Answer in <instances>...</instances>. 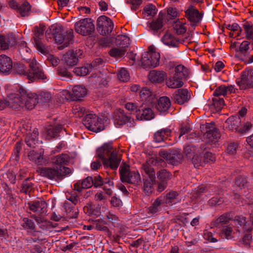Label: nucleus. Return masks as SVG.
<instances>
[{"label":"nucleus","mask_w":253,"mask_h":253,"mask_svg":"<svg viewBox=\"0 0 253 253\" xmlns=\"http://www.w3.org/2000/svg\"><path fill=\"white\" fill-rule=\"evenodd\" d=\"M118 78L122 82H127L129 79V74L125 68H122L118 73Z\"/></svg>","instance_id":"13d9d810"},{"label":"nucleus","mask_w":253,"mask_h":253,"mask_svg":"<svg viewBox=\"0 0 253 253\" xmlns=\"http://www.w3.org/2000/svg\"><path fill=\"white\" fill-rule=\"evenodd\" d=\"M138 111L139 113L136 114V118L138 120H150L154 117L153 111L144 103L139 106Z\"/></svg>","instance_id":"6ab92c4d"},{"label":"nucleus","mask_w":253,"mask_h":253,"mask_svg":"<svg viewBox=\"0 0 253 253\" xmlns=\"http://www.w3.org/2000/svg\"><path fill=\"white\" fill-rule=\"evenodd\" d=\"M50 31H52L56 42L59 44H62L59 47L60 49L69 46L70 42L73 40L74 35L73 30L72 29L65 31L62 26L52 25Z\"/></svg>","instance_id":"7ed1b4c3"},{"label":"nucleus","mask_w":253,"mask_h":253,"mask_svg":"<svg viewBox=\"0 0 253 253\" xmlns=\"http://www.w3.org/2000/svg\"><path fill=\"white\" fill-rule=\"evenodd\" d=\"M29 67V69L27 71L26 77L29 81L33 82L46 78L42 69L35 58L30 60Z\"/></svg>","instance_id":"39448f33"},{"label":"nucleus","mask_w":253,"mask_h":253,"mask_svg":"<svg viewBox=\"0 0 253 253\" xmlns=\"http://www.w3.org/2000/svg\"><path fill=\"white\" fill-rule=\"evenodd\" d=\"M21 94H11L7 99V106L15 110H19L24 107V102Z\"/></svg>","instance_id":"f3484780"},{"label":"nucleus","mask_w":253,"mask_h":253,"mask_svg":"<svg viewBox=\"0 0 253 253\" xmlns=\"http://www.w3.org/2000/svg\"><path fill=\"white\" fill-rule=\"evenodd\" d=\"M45 30V26L42 24H40L39 26H36L34 27L33 32H34L33 39L34 43L37 49L44 54L48 53V50L42 42L41 41V37H43L44 31Z\"/></svg>","instance_id":"9d476101"},{"label":"nucleus","mask_w":253,"mask_h":253,"mask_svg":"<svg viewBox=\"0 0 253 253\" xmlns=\"http://www.w3.org/2000/svg\"><path fill=\"white\" fill-rule=\"evenodd\" d=\"M15 73L26 76L27 71L25 70V67L23 64L17 63L13 65L12 69Z\"/></svg>","instance_id":"de8ad7c7"},{"label":"nucleus","mask_w":253,"mask_h":253,"mask_svg":"<svg viewBox=\"0 0 253 253\" xmlns=\"http://www.w3.org/2000/svg\"><path fill=\"white\" fill-rule=\"evenodd\" d=\"M126 51V49L120 47L112 48L109 52L110 55L114 57H122L125 55Z\"/></svg>","instance_id":"a18cd8bd"},{"label":"nucleus","mask_w":253,"mask_h":253,"mask_svg":"<svg viewBox=\"0 0 253 253\" xmlns=\"http://www.w3.org/2000/svg\"><path fill=\"white\" fill-rule=\"evenodd\" d=\"M157 11L156 6L152 4H147L144 8V11L147 16L153 17L157 13Z\"/></svg>","instance_id":"bf43d9fd"},{"label":"nucleus","mask_w":253,"mask_h":253,"mask_svg":"<svg viewBox=\"0 0 253 253\" xmlns=\"http://www.w3.org/2000/svg\"><path fill=\"white\" fill-rule=\"evenodd\" d=\"M171 131L169 128H164L158 130L154 135V139L157 142H160L167 139L170 135Z\"/></svg>","instance_id":"7c9ffc66"},{"label":"nucleus","mask_w":253,"mask_h":253,"mask_svg":"<svg viewBox=\"0 0 253 253\" xmlns=\"http://www.w3.org/2000/svg\"><path fill=\"white\" fill-rule=\"evenodd\" d=\"M166 77V73L163 71L152 70L149 74V79L151 82L161 83Z\"/></svg>","instance_id":"bb28decb"},{"label":"nucleus","mask_w":253,"mask_h":253,"mask_svg":"<svg viewBox=\"0 0 253 253\" xmlns=\"http://www.w3.org/2000/svg\"><path fill=\"white\" fill-rule=\"evenodd\" d=\"M252 230V228L246 230L244 232L243 237L240 240V242L246 248L250 247L253 242Z\"/></svg>","instance_id":"e433bc0d"},{"label":"nucleus","mask_w":253,"mask_h":253,"mask_svg":"<svg viewBox=\"0 0 253 253\" xmlns=\"http://www.w3.org/2000/svg\"><path fill=\"white\" fill-rule=\"evenodd\" d=\"M163 14L162 12L159 14L158 18L155 21H152L150 23V28L152 30L158 31L163 27Z\"/></svg>","instance_id":"c03bdc74"},{"label":"nucleus","mask_w":253,"mask_h":253,"mask_svg":"<svg viewBox=\"0 0 253 253\" xmlns=\"http://www.w3.org/2000/svg\"><path fill=\"white\" fill-rule=\"evenodd\" d=\"M38 171L42 176L57 182L62 180L72 172L70 169L65 166L41 168Z\"/></svg>","instance_id":"f03ea898"},{"label":"nucleus","mask_w":253,"mask_h":253,"mask_svg":"<svg viewBox=\"0 0 253 253\" xmlns=\"http://www.w3.org/2000/svg\"><path fill=\"white\" fill-rule=\"evenodd\" d=\"M230 215V212H225L220 215L215 220L212 221L211 225L217 228H221L225 226L229 223L230 220H232Z\"/></svg>","instance_id":"b1692460"},{"label":"nucleus","mask_w":253,"mask_h":253,"mask_svg":"<svg viewBox=\"0 0 253 253\" xmlns=\"http://www.w3.org/2000/svg\"><path fill=\"white\" fill-rule=\"evenodd\" d=\"M87 93L86 88L81 85H77L73 87L72 92H68L66 97L71 100H79L80 98L84 97Z\"/></svg>","instance_id":"a211bd4d"},{"label":"nucleus","mask_w":253,"mask_h":253,"mask_svg":"<svg viewBox=\"0 0 253 253\" xmlns=\"http://www.w3.org/2000/svg\"><path fill=\"white\" fill-rule=\"evenodd\" d=\"M155 184H156V179L143 178L142 189L145 195L149 196L153 193Z\"/></svg>","instance_id":"cd10ccee"},{"label":"nucleus","mask_w":253,"mask_h":253,"mask_svg":"<svg viewBox=\"0 0 253 253\" xmlns=\"http://www.w3.org/2000/svg\"><path fill=\"white\" fill-rule=\"evenodd\" d=\"M200 128L204 139H208L209 142L214 143L220 137V132L213 123L202 125Z\"/></svg>","instance_id":"6e6552de"},{"label":"nucleus","mask_w":253,"mask_h":253,"mask_svg":"<svg viewBox=\"0 0 253 253\" xmlns=\"http://www.w3.org/2000/svg\"><path fill=\"white\" fill-rule=\"evenodd\" d=\"M62 126L61 125L57 126H50L47 128V137L49 138H54L58 136V133L62 129Z\"/></svg>","instance_id":"79ce46f5"},{"label":"nucleus","mask_w":253,"mask_h":253,"mask_svg":"<svg viewBox=\"0 0 253 253\" xmlns=\"http://www.w3.org/2000/svg\"><path fill=\"white\" fill-rule=\"evenodd\" d=\"M29 210L33 212L40 213L44 212L46 208V203L42 200H35L28 203Z\"/></svg>","instance_id":"5701e85b"},{"label":"nucleus","mask_w":253,"mask_h":253,"mask_svg":"<svg viewBox=\"0 0 253 253\" xmlns=\"http://www.w3.org/2000/svg\"><path fill=\"white\" fill-rule=\"evenodd\" d=\"M30 49L27 46L26 43L24 42H21L19 45V51L23 59H25V56L28 54Z\"/></svg>","instance_id":"0e129e2a"},{"label":"nucleus","mask_w":253,"mask_h":253,"mask_svg":"<svg viewBox=\"0 0 253 253\" xmlns=\"http://www.w3.org/2000/svg\"><path fill=\"white\" fill-rule=\"evenodd\" d=\"M96 156L103 161L104 167L114 170L118 168L121 160L118 156L117 151L114 150L111 143H105L97 149Z\"/></svg>","instance_id":"f257e3e1"},{"label":"nucleus","mask_w":253,"mask_h":253,"mask_svg":"<svg viewBox=\"0 0 253 253\" xmlns=\"http://www.w3.org/2000/svg\"><path fill=\"white\" fill-rule=\"evenodd\" d=\"M90 72H91L90 69L85 66L77 67L73 70V72L78 76H85Z\"/></svg>","instance_id":"4d7b16f0"},{"label":"nucleus","mask_w":253,"mask_h":253,"mask_svg":"<svg viewBox=\"0 0 253 253\" xmlns=\"http://www.w3.org/2000/svg\"><path fill=\"white\" fill-rule=\"evenodd\" d=\"M162 42L167 45L171 47H178L181 42L170 33H166L162 38Z\"/></svg>","instance_id":"c85d7f7f"},{"label":"nucleus","mask_w":253,"mask_h":253,"mask_svg":"<svg viewBox=\"0 0 253 253\" xmlns=\"http://www.w3.org/2000/svg\"><path fill=\"white\" fill-rule=\"evenodd\" d=\"M51 162L58 167L65 166L69 162V157L67 154H62L52 158Z\"/></svg>","instance_id":"c9c22d12"},{"label":"nucleus","mask_w":253,"mask_h":253,"mask_svg":"<svg viewBox=\"0 0 253 253\" xmlns=\"http://www.w3.org/2000/svg\"><path fill=\"white\" fill-rule=\"evenodd\" d=\"M31 10V5L27 1L24 2L19 5L17 11L22 16H27Z\"/></svg>","instance_id":"49530a36"},{"label":"nucleus","mask_w":253,"mask_h":253,"mask_svg":"<svg viewBox=\"0 0 253 253\" xmlns=\"http://www.w3.org/2000/svg\"><path fill=\"white\" fill-rule=\"evenodd\" d=\"M114 28L112 21L108 17L102 15L99 17L97 20V30L103 36L110 33Z\"/></svg>","instance_id":"f8f14e48"},{"label":"nucleus","mask_w":253,"mask_h":253,"mask_svg":"<svg viewBox=\"0 0 253 253\" xmlns=\"http://www.w3.org/2000/svg\"><path fill=\"white\" fill-rule=\"evenodd\" d=\"M154 161L153 159H150L141 165V169L147 175L145 178L156 179L155 169L151 165L154 162Z\"/></svg>","instance_id":"393cba45"},{"label":"nucleus","mask_w":253,"mask_h":253,"mask_svg":"<svg viewBox=\"0 0 253 253\" xmlns=\"http://www.w3.org/2000/svg\"><path fill=\"white\" fill-rule=\"evenodd\" d=\"M28 157L30 160L38 164L41 163L42 160L41 155L34 150L30 151L28 154Z\"/></svg>","instance_id":"6e6d98bb"},{"label":"nucleus","mask_w":253,"mask_h":253,"mask_svg":"<svg viewBox=\"0 0 253 253\" xmlns=\"http://www.w3.org/2000/svg\"><path fill=\"white\" fill-rule=\"evenodd\" d=\"M233 225L229 224L221 227L220 234L227 240H231L233 238L234 232L233 230Z\"/></svg>","instance_id":"4c0bfd02"},{"label":"nucleus","mask_w":253,"mask_h":253,"mask_svg":"<svg viewBox=\"0 0 253 253\" xmlns=\"http://www.w3.org/2000/svg\"><path fill=\"white\" fill-rule=\"evenodd\" d=\"M178 193L175 191H170L166 196V203L168 204H175L179 201Z\"/></svg>","instance_id":"37998d69"},{"label":"nucleus","mask_w":253,"mask_h":253,"mask_svg":"<svg viewBox=\"0 0 253 253\" xmlns=\"http://www.w3.org/2000/svg\"><path fill=\"white\" fill-rule=\"evenodd\" d=\"M115 118L117 120L118 123L120 125L125 124L128 122L131 118L129 116L126 115L123 110L119 109L115 113Z\"/></svg>","instance_id":"473e14b6"},{"label":"nucleus","mask_w":253,"mask_h":253,"mask_svg":"<svg viewBox=\"0 0 253 253\" xmlns=\"http://www.w3.org/2000/svg\"><path fill=\"white\" fill-rule=\"evenodd\" d=\"M170 105L171 103L169 98L167 96H162L158 100L156 107L159 111L164 112L169 108Z\"/></svg>","instance_id":"c756f323"},{"label":"nucleus","mask_w":253,"mask_h":253,"mask_svg":"<svg viewBox=\"0 0 253 253\" xmlns=\"http://www.w3.org/2000/svg\"><path fill=\"white\" fill-rule=\"evenodd\" d=\"M241 120L238 115L230 117L225 122L226 127L232 131H238L239 129L238 127L241 125Z\"/></svg>","instance_id":"a878e982"},{"label":"nucleus","mask_w":253,"mask_h":253,"mask_svg":"<svg viewBox=\"0 0 253 253\" xmlns=\"http://www.w3.org/2000/svg\"><path fill=\"white\" fill-rule=\"evenodd\" d=\"M161 202L159 199H156L152 205L149 207V211L153 214L157 212L161 209Z\"/></svg>","instance_id":"69168bd1"},{"label":"nucleus","mask_w":253,"mask_h":253,"mask_svg":"<svg viewBox=\"0 0 253 253\" xmlns=\"http://www.w3.org/2000/svg\"><path fill=\"white\" fill-rule=\"evenodd\" d=\"M21 226L25 229H30L31 230H35L36 228L34 221L27 217L23 218Z\"/></svg>","instance_id":"5fc2aeb1"},{"label":"nucleus","mask_w":253,"mask_h":253,"mask_svg":"<svg viewBox=\"0 0 253 253\" xmlns=\"http://www.w3.org/2000/svg\"><path fill=\"white\" fill-rule=\"evenodd\" d=\"M83 53V51L80 49L70 50L63 55V60L67 66L72 67L78 63Z\"/></svg>","instance_id":"2eb2a0df"},{"label":"nucleus","mask_w":253,"mask_h":253,"mask_svg":"<svg viewBox=\"0 0 253 253\" xmlns=\"http://www.w3.org/2000/svg\"><path fill=\"white\" fill-rule=\"evenodd\" d=\"M116 45L126 49L129 44V38L126 35H119L115 39Z\"/></svg>","instance_id":"ea45409f"},{"label":"nucleus","mask_w":253,"mask_h":253,"mask_svg":"<svg viewBox=\"0 0 253 253\" xmlns=\"http://www.w3.org/2000/svg\"><path fill=\"white\" fill-rule=\"evenodd\" d=\"M101 119L93 114L86 115L83 119L84 126L89 130L98 132L104 129V126L102 124Z\"/></svg>","instance_id":"423d86ee"},{"label":"nucleus","mask_w":253,"mask_h":253,"mask_svg":"<svg viewBox=\"0 0 253 253\" xmlns=\"http://www.w3.org/2000/svg\"><path fill=\"white\" fill-rule=\"evenodd\" d=\"M33 184L29 178L25 179L22 183L21 191L26 194L30 193L33 189Z\"/></svg>","instance_id":"09e8293b"},{"label":"nucleus","mask_w":253,"mask_h":253,"mask_svg":"<svg viewBox=\"0 0 253 253\" xmlns=\"http://www.w3.org/2000/svg\"><path fill=\"white\" fill-rule=\"evenodd\" d=\"M194 166L196 168L200 166H203L205 165L204 161L201 155H195L191 159Z\"/></svg>","instance_id":"680f3d73"},{"label":"nucleus","mask_w":253,"mask_h":253,"mask_svg":"<svg viewBox=\"0 0 253 253\" xmlns=\"http://www.w3.org/2000/svg\"><path fill=\"white\" fill-rule=\"evenodd\" d=\"M120 179L123 183L131 184L136 187L141 185V177L139 173L136 171H131L129 166L123 163L119 169Z\"/></svg>","instance_id":"20e7f679"},{"label":"nucleus","mask_w":253,"mask_h":253,"mask_svg":"<svg viewBox=\"0 0 253 253\" xmlns=\"http://www.w3.org/2000/svg\"><path fill=\"white\" fill-rule=\"evenodd\" d=\"M13 67L11 59L8 56L1 54L0 55V72L8 74Z\"/></svg>","instance_id":"4be33fe9"},{"label":"nucleus","mask_w":253,"mask_h":253,"mask_svg":"<svg viewBox=\"0 0 253 253\" xmlns=\"http://www.w3.org/2000/svg\"><path fill=\"white\" fill-rule=\"evenodd\" d=\"M206 192V187L204 186H200L195 190L192 192V197L194 199H197L201 196Z\"/></svg>","instance_id":"774afa93"},{"label":"nucleus","mask_w":253,"mask_h":253,"mask_svg":"<svg viewBox=\"0 0 253 253\" xmlns=\"http://www.w3.org/2000/svg\"><path fill=\"white\" fill-rule=\"evenodd\" d=\"M235 186H237L236 190H240L245 189L247 187V180L245 177L239 176L235 180Z\"/></svg>","instance_id":"8fccbe9b"},{"label":"nucleus","mask_w":253,"mask_h":253,"mask_svg":"<svg viewBox=\"0 0 253 253\" xmlns=\"http://www.w3.org/2000/svg\"><path fill=\"white\" fill-rule=\"evenodd\" d=\"M57 75L62 78H65L71 79L72 78V74L69 72L67 69L62 66H60L57 69Z\"/></svg>","instance_id":"864d4df0"},{"label":"nucleus","mask_w":253,"mask_h":253,"mask_svg":"<svg viewBox=\"0 0 253 253\" xmlns=\"http://www.w3.org/2000/svg\"><path fill=\"white\" fill-rule=\"evenodd\" d=\"M225 103L223 98L215 97L212 98V105L216 111H220L223 108Z\"/></svg>","instance_id":"603ef678"},{"label":"nucleus","mask_w":253,"mask_h":253,"mask_svg":"<svg viewBox=\"0 0 253 253\" xmlns=\"http://www.w3.org/2000/svg\"><path fill=\"white\" fill-rule=\"evenodd\" d=\"M178 79L182 80L187 78L189 75L188 71L183 65H178L175 67L174 74H173Z\"/></svg>","instance_id":"72a5a7b5"},{"label":"nucleus","mask_w":253,"mask_h":253,"mask_svg":"<svg viewBox=\"0 0 253 253\" xmlns=\"http://www.w3.org/2000/svg\"><path fill=\"white\" fill-rule=\"evenodd\" d=\"M140 96L142 100H147L150 103L155 102V95L153 94L151 90L147 87H144L141 90Z\"/></svg>","instance_id":"58836bf2"},{"label":"nucleus","mask_w":253,"mask_h":253,"mask_svg":"<svg viewBox=\"0 0 253 253\" xmlns=\"http://www.w3.org/2000/svg\"><path fill=\"white\" fill-rule=\"evenodd\" d=\"M63 208L70 218H76L78 216L79 210L77 207H73L70 203L66 202L63 205Z\"/></svg>","instance_id":"f704fd0d"},{"label":"nucleus","mask_w":253,"mask_h":253,"mask_svg":"<svg viewBox=\"0 0 253 253\" xmlns=\"http://www.w3.org/2000/svg\"><path fill=\"white\" fill-rule=\"evenodd\" d=\"M38 103H41L42 104L48 102L51 98V94L49 92H42L38 95Z\"/></svg>","instance_id":"052dcab7"},{"label":"nucleus","mask_w":253,"mask_h":253,"mask_svg":"<svg viewBox=\"0 0 253 253\" xmlns=\"http://www.w3.org/2000/svg\"><path fill=\"white\" fill-rule=\"evenodd\" d=\"M157 178L158 180L167 182L172 177L171 173L166 169H161L156 173Z\"/></svg>","instance_id":"a19ab883"},{"label":"nucleus","mask_w":253,"mask_h":253,"mask_svg":"<svg viewBox=\"0 0 253 253\" xmlns=\"http://www.w3.org/2000/svg\"><path fill=\"white\" fill-rule=\"evenodd\" d=\"M245 33L246 34V38L248 40L252 39L253 41V25L248 22H246L243 24Z\"/></svg>","instance_id":"3c124183"},{"label":"nucleus","mask_w":253,"mask_h":253,"mask_svg":"<svg viewBox=\"0 0 253 253\" xmlns=\"http://www.w3.org/2000/svg\"><path fill=\"white\" fill-rule=\"evenodd\" d=\"M75 30L77 33L82 36H90L94 32L95 27L91 19L84 18L75 24Z\"/></svg>","instance_id":"0eeeda50"},{"label":"nucleus","mask_w":253,"mask_h":253,"mask_svg":"<svg viewBox=\"0 0 253 253\" xmlns=\"http://www.w3.org/2000/svg\"><path fill=\"white\" fill-rule=\"evenodd\" d=\"M237 84L241 89L253 87V70L246 69L242 72L240 78L237 80Z\"/></svg>","instance_id":"4468645a"},{"label":"nucleus","mask_w":253,"mask_h":253,"mask_svg":"<svg viewBox=\"0 0 253 253\" xmlns=\"http://www.w3.org/2000/svg\"><path fill=\"white\" fill-rule=\"evenodd\" d=\"M174 75L169 77L166 80L167 85L171 88H176L181 87L183 85V82L182 80L179 79Z\"/></svg>","instance_id":"2f4dec72"},{"label":"nucleus","mask_w":253,"mask_h":253,"mask_svg":"<svg viewBox=\"0 0 253 253\" xmlns=\"http://www.w3.org/2000/svg\"><path fill=\"white\" fill-rule=\"evenodd\" d=\"M160 54L156 51L145 52L142 54L140 60L144 68H155L160 64Z\"/></svg>","instance_id":"1a4fd4ad"},{"label":"nucleus","mask_w":253,"mask_h":253,"mask_svg":"<svg viewBox=\"0 0 253 253\" xmlns=\"http://www.w3.org/2000/svg\"><path fill=\"white\" fill-rule=\"evenodd\" d=\"M159 156L165 159L168 163L176 166L181 163L183 159L182 154L177 150H169L168 151H160Z\"/></svg>","instance_id":"9b49d317"},{"label":"nucleus","mask_w":253,"mask_h":253,"mask_svg":"<svg viewBox=\"0 0 253 253\" xmlns=\"http://www.w3.org/2000/svg\"><path fill=\"white\" fill-rule=\"evenodd\" d=\"M20 94H21L22 98L24 102V107L27 109L32 110L38 103V95L35 93L28 92L24 88L20 87L19 89Z\"/></svg>","instance_id":"ddd939ff"},{"label":"nucleus","mask_w":253,"mask_h":253,"mask_svg":"<svg viewBox=\"0 0 253 253\" xmlns=\"http://www.w3.org/2000/svg\"><path fill=\"white\" fill-rule=\"evenodd\" d=\"M172 97L175 103L181 105L188 102L190 98V94L186 89H179L174 92Z\"/></svg>","instance_id":"aec40b11"},{"label":"nucleus","mask_w":253,"mask_h":253,"mask_svg":"<svg viewBox=\"0 0 253 253\" xmlns=\"http://www.w3.org/2000/svg\"><path fill=\"white\" fill-rule=\"evenodd\" d=\"M233 220L234 221L235 224L238 227L243 226L245 225L247 223L246 218L242 215L236 216Z\"/></svg>","instance_id":"338daca9"},{"label":"nucleus","mask_w":253,"mask_h":253,"mask_svg":"<svg viewBox=\"0 0 253 253\" xmlns=\"http://www.w3.org/2000/svg\"><path fill=\"white\" fill-rule=\"evenodd\" d=\"M16 43V39L13 34L0 35V50H4L13 46Z\"/></svg>","instance_id":"412c9836"},{"label":"nucleus","mask_w":253,"mask_h":253,"mask_svg":"<svg viewBox=\"0 0 253 253\" xmlns=\"http://www.w3.org/2000/svg\"><path fill=\"white\" fill-rule=\"evenodd\" d=\"M85 108L79 105H75L73 108V113L78 117H82L86 113Z\"/></svg>","instance_id":"e2e57ef3"},{"label":"nucleus","mask_w":253,"mask_h":253,"mask_svg":"<svg viewBox=\"0 0 253 253\" xmlns=\"http://www.w3.org/2000/svg\"><path fill=\"white\" fill-rule=\"evenodd\" d=\"M185 17L191 22L192 26H195L201 21L203 13L193 6H189L185 11Z\"/></svg>","instance_id":"dca6fc26"}]
</instances>
